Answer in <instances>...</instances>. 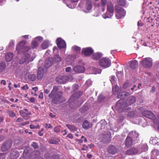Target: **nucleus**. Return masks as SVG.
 <instances>
[{
	"label": "nucleus",
	"instance_id": "nucleus-1",
	"mask_svg": "<svg viewBox=\"0 0 159 159\" xmlns=\"http://www.w3.org/2000/svg\"><path fill=\"white\" fill-rule=\"evenodd\" d=\"M26 42L25 41H23L20 42L17 45L16 49L19 52L21 49L22 48L23 51L24 55L20 59L19 61L20 64H22L24 62L28 63L29 62L32 61L34 58L35 56L34 54L30 53L29 52L30 48L29 47L24 46Z\"/></svg>",
	"mask_w": 159,
	"mask_h": 159
},
{
	"label": "nucleus",
	"instance_id": "nucleus-2",
	"mask_svg": "<svg viewBox=\"0 0 159 159\" xmlns=\"http://www.w3.org/2000/svg\"><path fill=\"white\" fill-rule=\"evenodd\" d=\"M58 86H54L51 92L48 95V97L52 100V102L54 104L59 103L61 102L62 93L59 91Z\"/></svg>",
	"mask_w": 159,
	"mask_h": 159
},
{
	"label": "nucleus",
	"instance_id": "nucleus-3",
	"mask_svg": "<svg viewBox=\"0 0 159 159\" xmlns=\"http://www.w3.org/2000/svg\"><path fill=\"white\" fill-rule=\"evenodd\" d=\"M116 16L117 19H120L124 17L125 15L126 12L124 9L118 7V5L115 6Z\"/></svg>",
	"mask_w": 159,
	"mask_h": 159
},
{
	"label": "nucleus",
	"instance_id": "nucleus-4",
	"mask_svg": "<svg viewBox=\"0 0 159 159\" xmlns=\"http://www.w3.org/2000/svg\"><path fill=\"white\" fill-rule=\"evenodd\" d=\"M107 10L109 12V14L107 15V13L104 14L102 15V17L104 19L111 18L113 15L114 7L111 2H108L107 4Z\"/></svg>",
	"mask_w": 159,
	"mask_h": 159
},
{
	"label": "nucleus",
	"instance_id": "nucleus-5",
	"mask_svg": "<svg viewBox=\"0 0 159 159\" xmlns=\"http://www.w3.org/2000/svg\"><path fill=\"white\" fill-rule=\"evenodd\" d=\"M73 79V77L70 76L69 77L65 75H60L57 76L56 78V81L61 84H65L68 81H71Z\"/></svg>",
	"mask_w": 159,
	"mask_h": 159
},
{
	"label": "nucleus",
	"instance_id": "nucleus-6",
	"mask_svg": "<svg viewBox=\"0 0 159 159\" xmlns=\"http://www.w3.org/2000/svg\"><path fill=\"white\" fill-rule=\"evenodd\" d=\"M99 65L105 68L110 66L111 65L110 60L107 58H103L99 61Z\"/></svg>",
	"mask_w": 159,
	"mask_h": 159
},
{
	"label": "nucleus",
	"instance_id": "nucleus-7",
	"mask_svg": "<svg viewBox=\"0 0 159 159\" xmlns=\"http://www.w3.org/2000/svg\"><path fill=\"white\" fill-rule=\"evenodd\" d=\"M143 116H145L150 119L155 120L156 117L155 115L151 111H145L142 113Z\"/></svg>",
	"mask_w": 159,
	"mask_h": 159
},
{
	"label": "nucleus",
	"instance_id": "nucleus-8",
	"mask_svg": "<svg viewBox=\"0 0 159 159\" xmlns=\"http://www.w3.org/2000/svg\"><path fill=\"white\" fill-rule=\"evenodd\" d=\"M141 63L143 66L145 67H149L152 65V61L151 58H146L142 61Z\"/></svg>",
	"mask_w": 159,
	"mask_h": 159
},
{
	"label": "nucleus",
	"instance_id": "nucleus-9",
	"mask_svg": "<svg viewBox=\"0 0 159 159\" xmlns=\"http://www.w3.org/2000/svg\"><path fill=\"white\" fill-rule=\"evenodd\" d=\"M19 112L20 115L25 120L29 119L30 118L29 115L31 114V112L29 111L27 109H25L23 110H20Z\"/></svg>",
	"mask_w": 159,
	"mask_h": 159
},
{
	"label": "nucleus",
	"instance_id": "nucleus-10",
	"mask_svg": "<svg viewBox=\"0 0 159 159\" xmlns=\"http://www.w3.org/2000/svg\"><path fill=\"white\" fill-rule=\"evenodd\" d=\"M93 52V50L91 48L88 47L83 48L82 52L85 56H89L92 55Z\"/></svg>",
	"mask_w": 159,
	"mask_h": 159
},
{
	"label": "nucleus",
	"instance_id": "nucleus-11",
	"mask_svg": "<svg viewBox=\"0 0 159 159\" xmlns=\"http://www.w3.org/2000/svg\"><path fill=\"white\" fill-rule=\"evenodd\" d=\"M57 44L60 48H66V44L65 42L61 38H58L56 40Z\"/></svg>",
	"mask_w": 159,
	"mask_h": 159
},
{
	"label": "nucleus",
	"instance_id": "nucleus-12",
	"mask_svg": "<svg viewBox=\"0 0 159 159\" xmlns=\"http://www.w3.org/2000/svg\"><path fill=\"white\" fill-rule=\"evenodd\" d=\"M130 136L131 138H132V139H133L134 141L135 140H139V134L135 131H132L129 133L128 136Z\"/></svg>",
	"mask_w": 159,
	"mask_h": 159
},
{
	"label": "nucleus",
	"instance_id": "nucleus-13",
	"mask_svg": "<svg viewBox=\"0 0 159 159\" xmlns=\"http://www.w3.org/2000/svg\"><path fill=\"white\" fill-rule=\"evenodd\" d=\"M73 70L76 73L83 72L85 70L84 67L81 66H76L73 68Z\"/></svg>",
	"mask_w": 159,
	"mask_h": 159
},
{
	"label": "nucleus",
	"instance_id": "nucleus-14",
	"mask_svg": "<svg viewBox=\"0 0 159 159\" xmlns=\"http://www.w3.org/2000/svg\"><path fill=\"white\" fill-rule=\"evenodd\" d=\"M53 63V59L52 58L47 59L45 63V67L48 68L52 65Z\"/></svg>",
	"mask_w": 159,
	"mask_h": 159
},
{
	"label": "nucleus",
	"instance_id": "nucleus-15",
	"mask_svg": "<svg viewBox=\"0 0 159 159\" xmlns=\"http://www.w3.org/2000/svg\"><path fill=\"white\" fill-rule=\"evenodd\" d=\"M135 98L134 96L130 97L126 102V104L128 106L133 104L135 102Z\"/></svg>",
	"mask_w": 159,
	"mask_h": 159
},
{
	"label": "nucleus",
	"instance_id": "nucleus-16",
	"mask_svg": "<svg viewBox=\"0 0 159 159\" xmlns=\"http://www.w3.org/2000/svg\"><path fill=\"white\" fill-rule=\"evenodd\" d=\"M129 64V67L130 69H134L136 68L138 65V62L136 60L130 61Z\"/></svg>",
	"mask_w": 159,
	"mask_h": 159
},
{
	"label": "nucleus",
	"instance_id": "nucleus-17",
	"mask_svg": "<svg viewBox=\"0 0 159 159\" xmlns=\"http://www.w3.org/2000/svg\"><path fill=\"white\" fill-rule=\"evenodd\" d=\"M107 151L109 153L114 154L117 152V150L115 147L113 145H111L108 147Z\"/></svg>",
	"mask_w": 159,
	"mask_h": 159
},
{
	"label": "nucleus",
	"instance_id": "nucleus-18",
	"mask_svg": "<svg viewBox=\"0 0 159 159\" xmlns=\"http://www.w3.org/2000/svg\"><path fill=\"white\" fill-rule=\"evenodd\" d=\"M139 152L138 149L135 148H132L127 150L126 153L129 155H133L136 154Z\"/></svg>",
	"mask_w": 159,
	"mask_h": 159
},
{
	"label": "nucleus",
	"instance_id": "nucleus-19",
	"mask_svg": "<svg viewBox=\"0 0 159 159\" xmlns=\"http://www.w3.org/2000/svg\"><path fill=\"white\" fill-rule=\"evenodd\" d=\"M43 75V68L41 67L38 68L37 73V78L38 79L40 80L42 79Z\"/></svg>",
	"mask_w": 159,
	"mask_h": 159
},
{
	"label": "nucleus",
	"instance_id": "nucleus-20",
	"mask_svg": "<svg viewBox=\"0 0 159 159\" xmlns=\"http://www.w3.org/2000/svg\"><path fill=\"white\" fill-rule=\"evenodd\" d=\"M133 141L132 138L130 136H128L125 140V145L127 147H129L132 145Z\"/></svg>",
	"mask_w": 159,
	"mask_h": 159
},
{
	"label": "nucleus",
	"instance_id": "nucleus-21",
	"mask_svg": "<svg viewBox=\"0 0 159 159\" xmlns=\"http://www.w3.org/2000/svg\"><path fill=\"white\" fill-rule=\"evenodd\" d=\"M50 45V42L48 40H45L41 44V47L43 49L47 48Z\"/></svg>",
	"mask_w": 159,
	"mask_h": 159
},
{
	"label": "nucleus",
	"instance_id": "nucleus-22",
	"mask_svg": "<svg viewBox=\"0 0 159 159\" xmlns=\"http://www.w3.org/2000/svg\"><path fill=\"white\" fill-rule=\"evenodd\" d=\"M19 156V153L16 151H14L11 153L10 155V159H16Z\"/></svg>",
	"mask_w": 159,
	"mask_h": 159
},
{
	"label": "nucleus",
	"instance_id": "nucleus-23",
	"mask_svg": "<svg viewBox=\"0 0 159 159\" xmlns=\"http://www.w3.org/2000/svg\"><path fill=\"white\" fill-rule=\"evenodd\" d=\"M13 55L12 53L9 52L7 53L5 57V60L7 62H10L12 59Z\"/></svg>",
	"mask_w": 159,
	"mask_h": 159
},
{
	"label": "nucleus",
	"instance_id": "nucleus-24",
	"mask_svg": "<svg viewBox=\"0 0 159 159\" xmlns=\"http://www.w3.org/2000/svg\"><path fill=\"white\" fill-rule=\"evenodd\" d=\"M71 50L74 53L79 54L80 53L81 48L75 45L72 47Z\"/></svg>",
	"mask_w": 159,
	"mask_h": 159
},
{
	"label": "nucleus",
	"instance_id": "nucleus-25",
	"mask_svg": "<svg viewBox=\"0 0 159 159\" xmlns=\"http://www.w3.org/2000/svg\"><path fill=\"white\" fill-rule=\"evenodd\" d=\"M75 58V56L74 55H69L66 59V61L68 62V63L70 64L73 61Z\"/></svg>",
	"mask_w": 159,
	"mask_h": 159
},
{
	"label": "nucleus",
	"instance_id": "nucleus-26",
	"mask_svg": "<svg viewBox=\"0 0 159 159\" xmlns=\"http://www.w3.org/2000/svg\"><path fill=\"white\" fill-rule=\"evenodd\" d=\"M82 126L84 129H88L91 127L92 125L89 123L87 120H86L83 122Z\"/></svg>",
	"mask_w": 159,
	"mask_h": 159
},
{
	"label": "nucleus",
	"instance_id": "nucleus-27",
	"mask_svg": "<svg viewBox=\"0 0 159 159\" xmlns=\"http://www.w3.org/2000/svg\"><path fill=\"white\" fill-rule=\"evenodd\" d=\"M102 56V54L100 53L97 52L94 53L93 56V59L98 60L101 58Z\"/></svg>",
	"mask_w": 159,
	"mask_h": 159
},
{
	"label": "nucleus",
	"instance_id": "nucleus-28",
	"mask_svg": "<svg viewBox=\"0 0 159 159\" xmlns=\"http://www.w3.org/2000/svg\"><path fill=\"white\" fill-rule=\"evenodd\" d=\"M60 140L59 139H51L48 141L49 143L52 144H57L59 142Z\"/></svg>",
	"mask_w": 159,
	"mask_h": 159
},
{
	"label": "nucleus",
	"instance_id": "nucleus-29",
	"mask_svg": "<svg viewBox=\"0 0 159 159\" xmlns=\"http://www.w3.org/2000/svg\"><path fill=\"white\" fill-rule=\"evenodd\" d=\"M112 91L114 94H116L120 91V89L118 86L116 85H113L112 87Z\"/></svg>",
	"mask_w": 159,
	"mask_h": 159
},
{
	"label": "nucleus",
	"instance_id": "nucleus-30",
	"mask_svg": "<svg viewBox=\"0 0 159 159\" xmlns=\"http://www.w3.org/2000/svg\"><path fill=\"white\" fill-rule=\"evenodd\" d=\"M139 148L141 149V152L146 151L148 150V146L146 144H144L140 145Z\"/></svg>",
	"mask_w": 159,
	"mask_h": 159
},
{
	"label": "nucleus",
	"instance_id": "nucleus-31",
	"mask_svg": "<svg viewBox=\"0 0 159 159\" xmlns=\"http://www.w3.org/2000/svg\"><path fill=\"white\" fill-rule=\"evenodd\" d=\"M6 64L5 62L3 61L0 62V72H2L5 69Z\"/></svg>",
	"mask_w": 159,
	"mask_h": 159
},
{
	"label": "nucleus",
	"instance_id": "nucleus-32",
	"mask_svg": "<svg viewBox=\"0 0 159 159\" xmlns=\"http://www.w3.org/2000/svg\"><path fill=\"white\" fill-rule=\"evenodd\" d=\"M66 126L68 129L72 132L75 131L77 130V128L74 126L67 124L66 125Z\"/></svg>",
	"mask_w": 159,
	"mask_h": 159
},
{
	"label": "nucleus",
	"instance_id": "nucleus-33",
	"mask_svg": "<svg viewBox=\"0 0 159 159\" xmlns=\"http://www.w3.org/2000/svg\"><path fill=\"white\" fill-rule=\"evenodd\" d=\"M92 74H100L101 72V70L100 69L97 68H94L93 69Z\"/></svg>",
	"mask_w": 159,
	"mask_h": 159
},
{
	"label": "nucleus",
	"instance_id": "nucleus-34",
	"mask_svg": "<svg viewBox=\"0 0 159 159\" xmlns=\"http://www.w3.org/2000/svg\"><path fill=\"white\" fill-rule=\"evenodd\" d=\"M118 4L120 6H124L126 4L125 0H117Z\"/></svg>",
	"mask_w": 159,
	"mask_h": 159
},
{
	"label": "nucleus",
	"instance_id": "nucleus-35",
	"mask_svg": "<svg viewBox=\"0 0 159 159\" xmlns=\"http://www.w3.org/2000/svg\"><path fill=\"white\" fill-rule=\"evenodd\" d=\"M54 60L56 62H59L61 61V58L58 55H55L54 57Z\"/></svg>",
	"mask_w": 159,
	"mask_h": 159
},
{
	"label": "nucleus",
	"instance_id": "nucleus-36",
	"mask_svg": "<svg viewBox=\"0 0 159 159\" xmlns=\"http://www.w3.org/2000/svg\"><path fill=\"white\" fill-rule=\"evenodd\" d=\"M29 78L32 81H34L36 79V75L34 74L30 75L29 76Z\"/></svg>",
	"mask_w": 159,
	"mask_h": 159
},
{
	"label": "nucleus",
	"instance_id": "nucleus-37",
	"mask_svg": "<svg viewBox=\"0 0 159 159\" xmlns=\"http://www.w3.org/2000/svg\"><path fill=\"white\" fill-rule=\"evenodd\" d=\"M38 45V43L37 42L33 40L32 41L31 43V47L34 49L37 47Z\"/></svg>",
	"mask_w": 159,
	"mask_h": 159
},
{
	"label": "nucleus",
	"instance_id": "nucleus-38",
	"mask_svg": "<svg viewBox=\"0 0 159 159\" xmlns=\"http://www.w3.org/2000/svg\"><path fill=\"white\" fill-rule=\"evenodd\" d=\"M125 92H123L119 93L117 95V97L118 98H122L125 97Z\"/></svg>",
	"mask_w": 159,
	"mask_h": 159
},
{
	"label": "nucleus",
	"instance_id": "nucleus-39",
	"mask_svg": "<svg viewBox=\"0 0 159 159\" xmlns=\"http://www.w3.org/2000/svg\"><path fill=\"white\" fill-rule=\"evenodd\" d=\"M159 151L157 149H154L151 152V154L152 157L156 156L158 154Z\"/></svg>",
	"mask_w": 159,
	"mask_h": 159
},
{
	"label": "nucleus",
	"instance_id": "nucleus-40",
	"mask_svg": "<svg viewBox=\"0 0 159 159\" xmlns=\"http://www.w3.org/2000/svg\"><path fill=\"white\" fill-rule=\"evenodd\" d=\"M5 144V145H7V147H6L7 149L8 150L11 148L12 145L11 142V141H9L7 142Z\"/></svg>",
	"mask_w": 159,
	"mask_h": 159
},
{
	"label": "nucleus",
	"instance_id": "nucleus-41",
	"mask_svg": "<svg viewBox=\"0 0 159 159\" xmlns=\"http://www.w3.org/2000/svg\"><path fill=\"white\" fill-rule=\"evenodd\" d=\"M115 77L114 76H111L110 77V80L111 83L113 84H115Z\"/></svg>",
	"mask_w": 159,
	"mask_h": 159
},
{
	"label": "nucleus",
	"instance_id": "nucleus-42",
	"mask_svg": "<svg viewBox=\"0 0 159 159\" xmlns=\"http://www.w3.org/2000/svg\"><path fill=\"white\" fill-rule=\"evenodd\" d=\"M8 113L10 117H14L16 116L15 113L13 111H9Z\"/></svg>",
	"mask_w": 159,
	"mask_h": 159
},
{
	"label": "nucleus",
	"instance_id": "nucleus-43",
	"mask_svg": "<svg viewBox=\"0 0 159 159\" xmlns=\"http://www.w3.org/2000/svg\"><path fill=\"white\" fill-rule=\"evenodd\" d=\"M7 145H5V144H3L2 147L1 149L3 151H5L8 150L7 149Z\"/></svg>",
	"mask_w": 159,
	"mask_h": 159
},
{
	"label": "nucleus",
	"instance_id": "nucleus-44",
	"mask_svg": "<svg viewBox=\"0 0 159 159\" xmlns=\"http://www.w3.org/2000/svg\"><path fill=\"white\" fill-rule=\"evenodd\" d=\"M92 84V81L91 80H88L86 81L85 85L88 86H89L91 85Z\"/></svg>",
	"mask_w": 159,
	"mask_h": 159
},
{
	"label": "nucleus",
	"instance_id": "nucleus-45",
	"mask_svg": "<svg viewBox=\"0 0 159 159\" xmlns=\"http://www.w3.org/2000/svg\"><path fill=\"white\" fill-rule=\"evenodd\" d=\"M102 7H105L107 4L106 0H101Z\"/></svg>",
	"mask_w": 159,
	"mask_h": 159
},
{
	"label": "nucleus",
	"instance_id": "nucleus-46",
	"mask_svg": "<svg viewBox=\"0 0 159 159\" xmlns=\"http://www.w3.org/2000/svg\"><path fill=\"white\" fill-rule=\"evenodd\" d=\"M31 146L34 148V149L37 148H38V145L35 142H33L31 144Z\"/></svg>",
	"mask_w": 159,
	"mask_h": 159
},
{
	"label": "nucleus",
	"instance_id": "nucleus-47",
	"mask_svg": "<svg viewBox=\"0 0 159 159\" xmlns=\"http://www.w3.org/2000/svg\"><path fill=\"white\" fill-rule=\"evenodd\" d=\"M88 148V146H86L85 145H83V147L81 148V150H87V149Z\"/></svg>",
	"mask_w": 159,
	"mask_h": 159
},
{
	"label": "nucleus",
	"instance_id": "nucleus-48",
	"mask_svg": "<svg viewBox=\"0 0 159 159\" xmlns=\"http://www.w3.org/2000/svg\"><path fill=\"white\" fill-rule=\"evenodd\" d=\"M60 130V127L57 126L55 127L54 129V131L56 133L59 132Z\"/></svg>",
	"mask_w": 159,
	"mask_h": 159
},
{
	"label": "nucleus",
	"instance_id": "nucleus-49",
	"mask_svg": "<svg viewBox=\"0 0 159 159\" xmlns=\"http://www.w3.org/2000/svg\"><path fill=\"white\" fill-rule=\"evenodd\" d=\"M50 159H59V157L58 155H53L51 157Z\"/></svg>",
	"mask_w": 159,
	"mask_h": 159
},
{
	"label": "nucleus",
	"instance_id": "nucleus-50",
	"mask_svg": "<svg viewBox=\"0 0 159 159\" xmlns=\"http://www.w3.org/2000/svg\"><path fill=\"white\" fill-rule=\"evenodd\" d=\"M78 88V85L76 84H75L73 85V89L74 91H75L76 90H77Z\"/></svg>",
	"mask_w": 159,
	"mask_h": 159
},
{
	"label": "nucleus",
	"instance_id": "nucleus-51",
	"mask_svg": "<svg viewBox=\"0 0 159 159\" xmlns=\"http://www.w3.org/2000/svg\"><path fill=\"white\" fill-rule=\"evenodd\" d=\"M36 40H37L38 41H41L43 40V38L41 36H38L35 38Z\"/></svg>",
	"mask_w": 159,
	"mask_h": 159
},
{
	"label": "nucleus",
	"instance_id": "nucleus-52",
	"mask_svg": "<svg viewBox=\"0 0 159 159\" xmlns=\"http://www.w3.org/2000/svg\"><path fill=\"white\" fill-rule=\"evenodd\" d=\"M45 127L47 128H52V126L51 125V124H45Z\"/></svg>",
	"mask_w": 159,
	"mask_h": 159
},
{
	"label": "nucleus",
	"instance_id": "nucleus-53",
	"mask_svg": "<svg viewBox=\"0 0 159 159\" xmlns=\"http://www.w3.org/2000/svg\"><path fill=\"white\" fill-rule=\"evenodd\" d=\"M21 89L23 90H26L29 89V87L27 84H25L23 87H22Z\"/></svg>",
	"mask_w": 159,
	"mask_h": 159
},
{
	"label": "nucleus",
	"instance_id": "nucleus-54",
	"mask_svg": "<svg viewBox=\"0 0 159 159\" xmlns=\"http://www.w3.org/2000/svg\"><path fill=\"white\" fill-rule=\"evenodd\" d=\"M14 42L13 40H11L9 43V46L10 47H12L14 45Z\"/></svg>",
	"mask_w": 159,
	"mask_h": 159
},
{
	"label": "nucleus",
	"instance_id": "nucleus-55",
	"mask_svg": "<svg viewBox=\"0 0 159 159\" xmlns=\"http://www.w3.org/2000/svg\"><path fill=\"white\" fill-rule=\"evenodd\" d=\"M103 97L102 96H99L98 97V100L99 102H101L103 100Z\"/></svg>",
	"mask_w": 159,
	"mask_h": 159
},
{
	"label": "nucleus",
	"instance_id": "nucleus-56",
	"mask_svg": "<svg viewBox=\"0 0 159 159\" xmlns=\"http://www.w3.org/2000/svg\"><path fill=\"white\" fill-rule=\"evenodd\" d=\"M22 37L25 39L31 38V37L29 35H25L22 36Z\"/></svg>",
	"mask_w": 159,
	"mask_h": 159
},
{
	"label": "nucleus",
	"instance_id": "nucleus-57",
	"mask_svg": "<svg viewBox=\"0 0 159 159\" xmlns=\"http://www.w3.org/2000/svg\"><path fill=\"white\" fill-rule=\"evenodd\" d=\"M156 89L155 87L153 86L152 87L150 92L151 93H153L155 91Z\"/></svg>",
	"mask_w": 159,
	"mask_h": 159
},
{
	"label": "nucleus",
	"instance_id": "nucleus-58",
	"mask_svg": "<svg viewBox=\"0 0 159 159\" xmlns=\"http://www.w3.org/2000/svg\"><path fill=\"white\" fill-rule=\"evenodd\" d=\"M50 91V90L48 89H44V92L45 93L48 94Z\"/></svg>",
	"mask_w": 159,
	"mask_h": 159
},
{
	"label": "nucleus",
	"instance_id": "nucleus-59",
	"mask_svg": "<svg viewBox=\"0 0 159 159\" xmlns=\"http://www.w3.org/2000/svg\"><path fill=\"white\" fill-rule=\"evenodd\" d=\"M128 86V84L127 83L124 84L123 86V88L124 89H126Z\"/></svg>",
	"mask_w": 159,
	"mask_h": 159
},
{
	"label": "nucleus",
	"instance_id": "nucleus-60",
	"mask_svg": "<svg viewBox=\"0 0 159 159\" xmlns=\"http://www.w3.org/2000/svg\"><path fill=\"white\" fill-rule=\"evenodd\" d=\"M67 137L70 139H72L73 138V135L70 134H69L67 136Z\"/></svg>",
	"mask_w": 159,
	"mask_h": 159
},
{
	"label": "nucleus",
	"instance_id": "nucleus-61",
	"mask_svg": "<svg viewBox=\"0 0 159 159\" xmlns=\"http://www.w3.org/2000/svg\"><path fill=\"white\" fill-rule=\"evenodd\" d=\"M23 120L22 118L20 117L17 119L16 121L17 122H21Z\"/></svg>",
	"mask_w": 159,
	"mask_h": 159
},
{
	"label": "nucleus",
	"instance_id": "nucleus-62",
	"mask_svg": "<svg viewBox=\"0 0 159 159\" xmlns=\"http://www.w3.org/2000/svg\"><path fill=\"white\" fill-rule=\"evenodd\" d=\"M43 93H40L39 96V98L40 99H43Z\"/></svg>",
	"mask_w": 159,
	"mask_h": 159
},
{
	"label": "nucleus",
	"instance_id": "nucleus-63",
	"mask_svg": "<svg viewBox=\"0 0 159 159\" xmlns=\"http://www.w3.org/2000/svg\"><path fill=\"white\" fill-rule=\"evenodd\" d=\"M71 70V68L70 67H69L66 68V71L67 72H69Z\"/></svg>",
	"mask_w": 159,
	"mask_h": 159
},
{
	"label": "nucleus",
	"instance_id": "nucleus-64",
	"mask_svg": "<svg viewBox=\"0 0 159 159\" xmlns=\"http://www.w3.org/2000/svg\"><path fill=\"white\" fill-rule=\"evenodd\" d=\"M29 99L32 102H35V99L34 98H29Z\"/></svg>",
	"mask_w": 159,
	"mask_h": 159
}]
</instances>
